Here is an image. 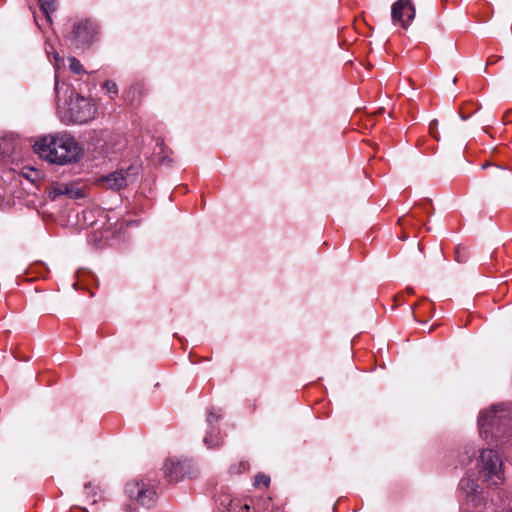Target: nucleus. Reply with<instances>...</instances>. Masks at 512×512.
Returning a JSON list of instances; mask_svg holds the SVG:
<instances>
[{
    "label": "nucleus",
    "instance_id": "nucleus-1",
    "mask_svg": "<svg viewBox=\"0 0 512 512\" xmlns=\"http://www.w3.org/2000/svg\"><path fill=\"white\" fill-rule=\"evenodd\" d=\"M33 148L42 159L58 165L76 162L82 154L79 143L67 133L43 136L35 142Z\"/></svg>",
    "mask_w": 512,
    "mask_h": 512
},
{
    "label": "nucleus",
    "instance_id": "nucleus-2",
    "mask_svg": "<svg viewBox=\"0 0 512 512\" xmlns=\"http://www.w3.org/2000/svg\"><path fill=\"white\" fill-rule=\"evenodd\" d=\"M512 423L511 411L504 405L492 406L489 410L481 412L478 420L481 436L488 439L503 437Z\"/></svg>",
    "mask_w": 512,
    "mask_h": 512
},
{
    "label": "nucleus",
    "instance_id": "nucleus-3",
    "mask_svg": "<svg viewBox=\"0 0 512 512\" xmlns=\"http://www.w3.org/2000/svg\"><path fill=\"white\" fill-rule=\"evenodd\" d=\"M67 117L74 123H87L93 120L97 114V107L92 100L72 93L69 97Z\"/></svg>",
    "mask_w": 512,
    "mask_h": 512
},
{
    "label": "nucleus",
    "instance_id": "nucleus-4",
    "mask_svg": "<svg viewBox=\"0 0 512 512\" xmlns=\"http://www.w3.org/2000/svg\"><path fill=\"white\" fill-rule=\"evenodd\" d=\"M480 467L482 476L492 485H498L504 481L502 460L494 450L487 449L481 452Z\"/></svg>",
    "mask_w": 512,
    "mask_h": 512
},
{
    "label": "nucleus",
    "instance_id": "nucleus-5",
    "mask_svg": "<svg viewBox=\"0 0 512 512\" xmlns=\"http://www.w3.org/2000/svg\"><path fill=\"white\" fill-rule=\"evenodd\" d=\"M125 492L129 498L136 500L142 506L154 504L157 493L155 487L143 480H133L126 484Z\"/></svg>",
    "mask_w": 512,
    "mask_h": 512
},
{
    "label": "nucleus",
    "instance_id": "nucleus-6",
    "mask_svg": "<svg viewBox=\"0 0 512 512\" xmlns=\"http://www.w3.org/2000/svg\"><path fill=\"white\" fill-rule=\"evenodd\" d=\"M416 9L412 0H397L391 6V19L395 26L407 30L413 22Z\"/></svg>",
    "mask_w": 512,
    "mask_h": 512
},
{
    "label": "nucleus",
    "instance_id": "nucleus-7",
    "mask_svg": "<svg viewBox=\"0 0 512 512\" xmlns=\"http://www.w3.org/2000/svg\"><path fill=\"white\" fill-rule=\"evenodd\" d=\"M96 33V26L93 22L82 20L74 25L72 32L67 37L76 48H83L91 44Z\"/></svg>",
    "mask_w": 512,
    "mask_h": 512
},
{
    "label": "nucleus",
    "instance_id": "nucleus-8",
    "mask_svg": "<svg viewBox=\"0 0 512 512\" xmlns=\"http://www.w3.org/2000/svg\"><path fill=\"white\" fill-rule=\"evenodd\" d=\"M48 195L51 200H56L61 196H66L69 199H80L85 197V190L79 182H56L49 188Z\"/></svg>",
    "mask_w": 512,
    "mask_h": 512
},
{
    "label": "nucleus",
    "instance_id": "nucleus-9",
    "mask_svg": "<svg viewBox=\"0 0 512 512\" xmlns=\"http://www.w3.org/2000/svg\"><path fill=\"white\" fill-rule=\"evenodd\" d=\"M192 464L188 460L168 459L163 466L169 481H178L191 473Z\"/></svg>",
    "mask_w": 512,
    "mask_h": 512
},
{
    "label": "nucleus",
    "instance_id": "nucleus-10",
    "mask_svg": "<svg viewBox=\"0 0 512 512\" xmlns=\"http://www.w3.org/2000/svg\"><path fill=\"white\" fill-rule=\"evenodd\" d=\"M130 181V175L124 170H117L106 176H102L98 179V183L102 187L109 188L111 190L118 191L128 185Z\"/></svg>",
    "mask_w": 512,
    "mask_h": 512
},
{
    "label": "nucleus",
    "instance_id": "nucleus-11",
    "mask_svg": "<svg viewBox=\"0 0 512 512\" xmlns=\"http://www.w3.org/2000/svg\"><path fill=\"white\" fill-rule=\"evenodd\" d=\"M459 487L467 496L476 495L480 488L476 481L470 477L462 478L459 483Z\"/></svg>",
    "mask_w": 512,
    "mask_h": 512
},
{
    "label": "nucleus",
    "instance_id": "nucleus-12",
    "mask_svg": "<svg viewBox=\"0 0 512 512\" xmlns=\"http://www.w3.org/2000/svg\"><path fill=\"white\" fill-rule=\"evenodd\" d=\"M218 509L223 511L228 507V505H238V499H234L230 494L225 493L220 495L217 500Z\"/></svg>",
    "mask_w": 512,
    "mask_h": 512
},
{
    "label": "nucleus",
    "instance_id": "nucleus-13",
    "mask_svg": "<svg viewBox=\"0 0 512 512\" xmlns=\"http://www.w3.org/2000/svg\"><path fill=\"white\" fill-rule=\"evenodd\" d=\"M39 5L47 19L50 20V14L53 13L57 8L56 0H38Z\"/></svg>",
    "mask_w": 512,
    "mask_h": 512
},
{
    "label": "nucleus",
    "instance_id": "nucleus-14",
    "mask_svg": "<svg viewBox=\"0 0 512 512\" xmlns=\"http://www.w3.org/2000/svg\"><path fill=\"white\" fill-rule=\"evenodd\" d=\"M204 444L208 448H214L220 444V439L218 437V433L214 429L210 430L207 433V435L204 437Z\"/></svg>",
    "mask_w": 512,
    "mask_h": 512
},
{
    "label": "nucleus",
    "instance_id": "nucleus-15",
    "mask_svg": "<svg viewBox=\"0 0 512 512\" xmlns=\"http://www.w3.org/2000/svg\"><path fill=\"white\" fill-rule=\"evenodd\" d=\"M68 61H69V69L71 70V72H73L75 74H81V73L85 72L82 64L75 57L68 58Z\"/></svg>",
    "mask_w": 512,
    "mask_h": 512
},
{
    "label": "nucleus",
    "instance_id": "nucleus-16",
    "mask_svg": "<svg viewBox=\"0 0 512 512\" xmlns=\"http://www.w3.org/2000/svg\"><path fill=\"white\" fill-rule=\"evenodd\" d=\"M269 482H270V478L264 474H258L256 477H255V481H254V486L255 487H268L269 485Z\"/></svg>",
    "mask_w": 512,
    "mask_h": 512
},
{
    "label": "nucleus",
    "instance_id": "nucleus-17",
    "mask_svg": "<svg viewBox=\"0 0 512 512\" xmlns=\"http://www.w3.org/2000/svg\"><path fill=\"white\" fill-rule=\"evenodd\" d=\"M247 508H249L248 505H242L240 500H238V505H228V507L222 512H245L247 511Z\"/></svg>",
    "mask_w": 512,
    "mask_h": 512
},
{
    "label": "nucleus",
    "instance_id": "nucleus-18",
    "mask_svg": "<svg viewBox=\"0 0 512 512\" xmlns=\"http://www.w3.org/2000/svg\"><path fill=\"white\" fill-rule=\"evenodd\" d=\"M104 87L107 89V92L109 93H112V94H117L118 92V87H117V84L113 81H106L104 83Z\"/></svg>",
    "mask_w": 512,
    "mask_h": 512
},
{
    "label": "nucleus",
    "instance_id": "nucleus-19",
    "mask_svg": "<svg viewBox=\"0 0 512 512\" xmlns=\"http://www.w3.org/2000/svg\"><path fill=\"white\" fill-rule=\"evenodd\" d=\"M54 58V67L56 70H59L62 66H64V59L59 56L57 52L53 53Z\"/></svg>",
    "mask_w": 512,
    "mask_h": 512
},
{
    "label": "nucleus",
    "instance_id": "nucleus-20",
    "mask_svg": "<svg viewBox=\"0 0 512 512\" xmlns=\"http://www.w3.org/2000/svg\"><path fill=\"white\" fill-rule=\"evenodd\" d=\"M220 418V414L218 413H215L213 410H209L208 411V415H207V422L208 424H212L214 422H217Z\"/></svg>",
    "mask_w": 512,
    "mask_h": 512
},
{
    "label": "nucleus",
    "instance_id": "nucleus-21",
    "mask_svg": "<svg viewBox=\"0 0 512 512\" xmlns=\"http://www.w3.org/2000/svg\"><path fill=\"white\" fill-rule=\"evenodd\" d=\"M495 62H496V59H494V57H489L487 60V64H493Z\"/></svg>",
    "mask_w": 512,
    "mask_h": 512
},
{
    "label": "nucleus",
    "instance_id": "nucleus-22",
    "mask_svg": "<svg viewBox=\"0 0 512 512\" xmlns=\"http://www.w3.org/2000/svg\"><path fill=\"white\" fill-rule=\"evenodd\" d=\"M57 85H58V80H57V75L55 76V87L57 88Z\"/></svg>",
    "mask_w": 512,
    "mask_h": 512
},
{
    "label": "nucleus",
    "instance_id": "nucleus-23",
    "mask_svg": "<svg viewBox=\"0 0 512 512\" xmlns=\"http://www.w3.org/2000/svg\"><path fill=\"white\" fill-rule=\"evenodd\" d=\"M241 467H243V469L245 470L246 469V464L241 463Z\"/></svg>",
    "mask_w": 512,
    "mask_h": 512
},
{
    "label": "nucleus",
    "instance_id": "nucleus-24",
    "mask_svg": "<svg viewBox=\"0 0 512 512\" xmlns=\"http://www.w3.org/2000/svg\"><path fill=\"white\" fill-rule=\"evenodd\" d=\"M90 487V484L85 485V489L87 490Z\"/></svg>",
    "mask_w": 512,
    "mask_h": 512
}]
</instances>
